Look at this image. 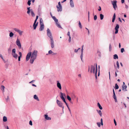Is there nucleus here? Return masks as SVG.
<instances>
[{"label": "nucleus", "mask_w": 129, "mask_h": 129, "mask_svg": "<svg viewBox=\"0 0 129 129\" xmlns=\"http://www.w3.org/2000/svg\"><path fill=\"white\" fill-rule=\"evenodd\" d=\"M38 51L36 50L33 51L31 52V55L30 60V63L33 64L36 59L38 54Z\"/></svg>", "instance_id": "nucleus-1"}, {"label": "nucleus", "mask_w": 129, "mask_h": 129, "mask_svg": "<svg viewBox=\"0 0 129 129\" xmlns=\"http://www.w3.org/2000/svg\"><path fill=\"white\" fill-rule=\"evenodd\" d=\"M47 35L50 38V40L53 39L52 33L49 28H47Z\"/></svg>", "instance_id": "nucleus-2"}, {"label": "nucleus", "mask_w": 129, "mask_h": 129, "mask_svg": "<svg viewBox=\"0 0 129 129\" xmlns=\"http://www.w3.org/2000/svg\"><path fill=\"white\" fill-rule=\"evenodd\" d=\"M52 18L56 23V25L59 28H62L61 26L58 23V20L54 16Z\"/></svg>", "instance_id": "nucleus-3"}, {"label": "nucleus", "mask_w": 129, "mask_h": 129, "mask_svg": "<svg viewBox=\"0 0 129 129\" xmlns=\"http://www.w3.org/2000/svg\"><path fill=\"white\" fill-rule=\"evenodd\" d=\"M56 103L58 106L62 108V111H63L64 107L62 103L58 100H56Z\"/></svg>", "instance_id": "nucleus-4"}, {"label": "nucleus", "mask_w": 129, "mask_h": 129, "mask_svg": "<svg viewBox=\"0 0 129 129\" xmlns=\"http://www.w3.org/2000/svg\"><path fill=\"white\" fill-rule=\"evenodd\" d=\"M60 97L62 100L65 103V104H66L67 102H66L64 96H65V94L64 93H62L61 92H60Z\"/></svg>", "instance_id": "nucleus-5"}, {"label": "nucleus", "mask_w": 129, "mask_h": 129, "mask_svg": "<svg viewBox=\"0 0 129 129\" xmlns=\"http://www.w3.org/2000/svg\"><path fill=\"white\" fill-rule=\"evenodd\" d=\"M56 7L57 9L58 12L61 11H62V7L60 2L58 3V6L57 5Z\"/></svg>", "instance_id": "nucleus-6"}, {"label": "nucleus", "mask_w": 129, "mask_h": 129, "mask_svg": "<svg viewBox=\"0 0 129 129\" xmlns=\"http://www.w3.org/2000/svg\"><path fill=\"white\" fill-rule=\"evenodd\" d=\"M111 2L115 10L116 8L117 7L116 5V3L117 2V1H112Z\"/></svg>", "instance_id": "nucleus-7"}, {"label": "nucleus", "mask_w": 129, "mask_h": 129, "mask_svg": "<svg viewBox=\"0 0 129 129\" xmlns=\"http://www.w3.org/2000/svg\"><path fill=\"white\" fill-rule=\"evenodd\" d=\"M16 45L18 46L19 48V49H20L21 48V45L20 42V40L18 38L16 40Z\"/></svg>", "instance_id": "nucleus-8"}, {"label": "nucleus", "mask_w": 129, "mask_h": 129, "mask_svg": "<svg viewBox=\"0 0 129 129\" xmlns=\"http://www.w3.org/2000/svg\"><path fill=\"white\" fill-rule=\"evenodd\" d=\"M31 52H30L28 53L26 56V61H27L29 59L30 56H31Z\"/></svg>", "instance_id": "nucleus-9"}, {"label": "nucleus", "mask_w": 129, "mask_h": 129, "mask_svg": "<svg viewBox=\"0 0 129 129\" xmlns=\"http://www.w3.org/2000/svg\"><path fill=\"white\" fill-rule=\"evenodd\" d=\"M14 30L15 31L18 33L20 36L22 35V34L23 33V31H21L19 29L16 28H14Z\"/></svg>", "instance_id": "nucleus-10"}, {"label": "nucleus", "mask_w": 129, "mask_h": 129, "mask_svg": "<svg viewBox=\"0 0 129 129\" xmlns=\"http://www.w3.org/2000/svg\"><path fill=\"white\" fill-rule=\"evenodd\" d=\"M90 72L91 73H95V67L93 65L91 66Z\"/></svg>", "instance_id": "nucleus-11"}, {"label": "nucleus", "mask_w": 129, "mask_h": 129, "mask_svg": "<svg viewBox=\"0 0 129 129\" xmlns=\"http://www.w3.org/2000/svg\"><path fill=\"white\" fill-rule=\"evenodd\" d=\"M119 28V25L118 24H116L115 28V34H117L118 33V29Z\"/></svg>", "instance_id": "nucleus-12"}, {"label": "nucleus", "mask_w": 129, "mask_h": 129, "mask_svg": "<svg viewBox=\"0 0 129 129\" xmlns=\"http://www.w3.org/2000/svg\"><path fill=\"white\" fill-rule=\"evenodd\" d=\"M113 98L115 100V102H117V99L116 97V96L115 93L114 91V90L113 89Z\"/></svg>", "instance_id": "nucleus-13"}, {"label": "nucleus", "mask_w": 129, "mask_h": 129, "mask_svg": "<svg viewBox=\"0 0 129 129\" xmlns=\"http://www.w3.org/2000/svg\"><path fill=\"white\" fill-rule=\"evenodd\" d=\"M57 87L60 89H61V85L60 83L58 81H57Z\"/></svg>", "instance_id": "nucleus-14"}, {"label": "nucleus", "mask_w": 129, "mask_h": 129, "mask_svg": "<svg viewBox=\"0 0 129 129\" xmlns=\"http://www.w3.org/2000/svg\"><path fill=\"white\" fill-rule=\"evenodd\" d=\"M51 46L52 48H53L54 47V43L53 39H51Z\"/></svg>", "instance_id": "nucleus-15"}, {"label": "nucleus", "mask_w": 129, "mask_h": 129, "mask_svg": "<svg viewBox=\"0 0 129 129\" xmlns=\"http://www.w3.org/2000/svg\"><path fill=\"white\" fill-rule=\"evenodd\" d=\"M44 117L45 119L47 120H50L51 119V117H48L47 114H45L44 115Z\"/></svg>", "instance_id": "nucleus-16"}, {"label": "nucleus", "mask_w": 129, "mask_h": 129, "mask_svg": "<svg viewBox=\"0 0 129 129\" xmlns=\"http://www.w3.org/2000/svg\"><path fill=\"white\" fill-rule=\"evenodd\" d=\"M40 27L39 29V30L40 31H42L44 28V24H40Z\"/></svg>", "instance_id": "nucleus-17"}, {"label": "nucleus", "mask_w": 129, "mask_h": 129, "mask_svg": "<svg viewBox=\"0 0 129 129\" xmlns=\"http://www.w3.org/2000/svg\"><path fill=\"white\" fill-rule=\"evenodd\" d=\"M30 7H29L27 8V13L29 15H30V13L31 12V10H33V9H30Z\"/></svg>", "instance_id": "nucleus-18"}, {"label": "nucleus", "mask_w": 129, "mask_h": 129, "mask_svg": "<svg viewBox=\"0 0 129 129\" xmlns=\"http://www.w3.org/2000/svg\"><path fill=\"white\" fill-rule=\"evenodd\" d=\"M126 88L127 86L126 85H123L122 86V90L125 91H127Z\"/></svg>", "instance_id": "nucleus-19"}, {"label": "nucleus", "mask_w": 129, "mask_h": 129, "mask_svg": "<svg viewBox=\"0 0 129 129\" xmlns=\"http://www.w3.org/2000/svg\"><path fill=\"white\" fill-rule=\"evenodd\" d=\"M83 50H81V53L80 55V58L81 59L82 61H83Z\"/></svg>", "instance_id": "nucleus-20"}, {"label": "nucleus", "mask_w": 129, "mask_h": 129, "mask_svg": "<svg viewBox=\"0 0 129 129\" xmlns=\"http://www.w3.org/2000/svg\"><path fill=\"white\" fill-rule=\"evenodd\" d=\"M31 13L30 15L33 17H34L35 16V14L34 12V11L33 10H31V12H30Z\"/></svg>", "instance_id": "nucleus-21"}, {"label": "nucleus", "mask_w": 129, "mask_h": 129, "mask_svg": "<svg viewBox=\"0 0 129 129\" xmlns=\"http://www.w3.org/2000/svg\"><path fill=\"white\" fill-rule=\"evenodd\" d=\"M38 22H37L36 23H34L33 25V26L34 27V29H36L37 27V26L38 24Z\"/></svg>", "instance_id": "nucleus-22"}, {"label": "nucleus", "mask_w": 129, "mask_h": 129, "mask_svg": "<svg viewBox=\"0 0 129 129\" xmlns=\"http://www.w3.org/2000/svg\"><path fill=\"white\" fill-rule=\"evenodd\" d=\"M96 111L98 113V114L100 115V116L101 117L102 116V113L101 111V110H97Z\"/></svg>", "instance_id": "nucleus-23"}, {"label": "nucleus", "mask_w": 129, "mask_h": 129, "mask_svg": "<svg viewBox=\"0 0 129 129\" xmlns=\"http://www.w3.org/2000/svg\"><path fill=\"white\" fill-rule=\"evenodd\" d=\"M12 54L14 57L16 59H17L18 57V55L16 53H14Z\"/></svg>", "instance_id": "nucleus-24"}, {"label": "nucleus", "mask_w": 129, "mask_h": 129, "mask_svg": "<svg viewBox=\"0 0 129 129\" xmlns=\"http://www.w3.org/2000/svg\"><path fill=\"white\" fill-rule=\"evenodd\" d=\"M34 98L35 100H36L37 101H39V99L38 97L37 96L36 94L34 95Z\"/></svg>", "instance_id": "nucleus-25"}, {"label": "nucleus", "mask_w": 129, "mask_h": 129, "mask_svg": "<svg viewBox=\"0 0 129 129\" xmlns=\"http://www.w3.org/2000/svg\"><path fill=\"white\" fill-rule=\"evenodd\" d=\"M1 90L2 91L3 93H4V92L5 91V90H4L5 88V86L3 85H2L1 86Z\"/></svg>", "instance_id": "nucleus-26"}, {"label": "nucleus", "mask_w": 129, "mask_h": 129, "mask_svg": "<svg viewBox=\"0 0 129 129\" xmlns=\"http://www.w3.org/2000/svg\"><path fill=\"white\" fill-rule=\"evenodd\" d=\"M3 120L4 122H6L7 121V119L6 116H4L3 117Z\"/></svg>", "instance_id": "nucleus-27"}, {"label": "nucleus", "mask_w": 129, "mask_h": 129, "mask_svg": "<svg viewBox=\"0 0 129 129\" xmlns=\"http://www.w3.org/2000/svg\"><path fill=\"white\" fill-rule=\"evenodd\" d=\"M70 4L71 7L73 8L74 7V6L73 1H70Z\"/></svg>", "instance_id": "nucleus-28"}, {"label": "nucleus", "mask_w": 129, "mask_h": 129, "mask_svg": "<svg viewBox=\"0 0 129 129\" xmlns=\"http://www.w3.org/2000/svg\"><path fill=\"white\" fill-rule=\"evenodd\" d=\"M116 18V15H115V13H114V14L113 15V17L112 18V22H114V21L115 20V19Z\"/></svg>", "instance_id": "nucleus-29"}, {"label": "nucleus", "mask_w": 129, "mask_h": 129, "mask_svg": "<svg viewBox=\"0 0 129 129\" xmlns=\"http://www.w3.org/2000/svg\"><path fill=\"white\" fill-rule=\"evenodd\" d=\"M67 99L70 102V103H72L71 102V97L68 95H67Z\"/></svg>", "instance_id": "nucleus-30"}, {"label": "nucleus", "mask_w": 129, "mask_h": 129, "mask_svg": "<svg viewBox=\"0 0 129 129\" xmlns=\"http://www.w3.org/2000/svg\"><path fill=\"white\" fill-rule=\"evenodd\" d=\"M97 105L99 107V109L100 110H102L103 109L102 107L101 106V105L100 104V103H97Z\"/></svg>", "instance_id": "nucleus-31"}, {"label": "nucleus", "mask_w": 129, "mask_h": 129, "mask_svg": "<svg viewBox=\"0 0 129 129\" xmlns=\"http://www.w3.org/2000/svg\"><path fill=\"white\" fill-rule=\"evenodd\" d=\"M114 59H118V55L116 54H115L114 55Z\"/></svg>", "instance_id": "nucleus-32"}, {"label": "nucleus", "mask_w": 129, "mask_h": 129, "mask_svg": "<svg viewBox=\"0 0 129 129\" xmlns=\"http://www.w3.org/2000/svg\"><path fill=\"white\" fill-rule=\"evenodd\" d=\"M100 18L101 19V20H102L104 18V15H103L102 14H101L100 15Z\"/></svg>", "instance_id": "nucleus-33"}, {"label": "nucleus", "mask_w": 129, "mask_h": 129, "mask_svg": "<svg viewBox=\"0 0 129 129\" xmlns=\"http://www.w3.org/2000/svg\"><path fill=\"white\" fill-rule=\"evenodd\" d=\"M16 49L15 48L13 49L12 50V54L16 53Z\"/></svg>", "instance_id": "nucleus-34"}, {"label": "nucleus", "mask_w": 129, "mask_h": 129, "mask_svg": "<svg viewBox=\"0 0 129 129\" xmlns=\"http://www.w3.org/2000/svg\"><path fill=\"white\" fill-rule=\"evenodd\" d=\"M40 24H44L43 19L42 18H41L40 20Z\"/></svg>", "instance_id": "nucleus-35"}, {"label": "nucleus", "mask_w": 129, "mask_h": 129, "mask_svg": "<svg viewBox=\"0 0 129 129\" xmlns=\"http://www.w3.org/2000/svg\"><path fill=\"white\" fill-rule=\"evenodd\" d=\"M97 64H96V70H95V78H97V76H96V74H97Z\"/></svg>", "instance_id": "nucleus-36"}, {"label": "nucleus", "mask_w": 129, "mask_h": 129, "mask_svg": "<svg viewBox=\"0 0 129 129\" xmlns=\"http://www.w3.org/2000/svg\"><path fill=\"white\" fill-rule=\"evenodd\" d=\"M14 34L12 32H11L9 34V36L10 37H12L13 36Z\"/></svg>", "instance_id": "nucleus-37"}, {"label": "nucleus", "mask_w": 129, "mask_h": 129, "mask_svg": "<svg viewBox=\"0 0 129 129\" xmlns=\"http://www.w3.org/2000/svg\"><path fill=\"white\" fill-rule=\"evenodd\" d=\"M115 89H118L119 88V86L117 83L115 84Z\"/></svg>", "instance_id": "nucleus-38"}, {"label": "nucleus", "mask_w": 129, "mask_h": 129, "mask_svg": "<svg viewBox=\"0 0 129 129\" xmlns=\"http://www.w3.org/2000/svg\"><path fill=\"white\" fill-rule=\"evenodd\" d=\"M53 52L51 50H50L48 51V54H47L46 55H48V54H52Z\"/></svg>", "instance_id": "nucleus-39"}, {"label": "nucleus", "mask_w": 129, "mask_h": 129, "mask_svg": "<svg viewBox=\"0 0 129 129\" xmlns=\"http://www.w3.org/2000/svg\"><path fill=\"white\" fill-rule=\"evenodd\" d=\"M116 64H117V68L118 69L119 68V63L118 61H117L116 62Z\"/></svg>", "instance_id": "nucleus-40"}, {"label": "nucleus", "mask_w": 129, "mask_h": 129, "mask_svg": "<svg viewBox=\"0 0 129 129\" xmlns=\"http://www.w3.org/2000/svg\"><path fill=\"white\" fill-rule=\"evenodd\" d=\"M31 0H29L27 2V4L29 6H30L31 4Z\"/></svg>", "instance_id": "nucleus-41"}, {"label": "nucleus", "mask_w": 129, "mask_h": 129, "mask_svg": "<svg viewBox=\"0 0 129 129\" xmlns=\"http://www.w3.org/2000/svg\"><path fill=\"white\" fill-rule=\"evenodd\" d=\"M79 26L81 28H82V25H81V23L80 21H79Z\"/></svg>", "instance_id": "nucleus-42"}, {"label": "nucleus", "mask_w": 129, "mask_h": 129, "mask_svg": "<svg viewBox=\"0 0 129 129\" xmlns=\"http://www.w3.org/2000/svg\"><path fill=\"white\" fill-rule=\"evenodd\" d=\"M66 106H67V107L68 108V109L69 110V111L70 112V113H71V110H70V109L69 108V106L67 104V103H66Z\"/></svg>", "instance_id": "nucleus-43"}, {"label": "nucleus", "mask_w": 129, "mask_h": 129, "mask_svg": "<svg viewBox=\"0 0 129 129\" xmlns=\"http://www.w3.org/2000/svg\"><path fill=\"white\" fill-rule=\"evenodd\" d=\"M97 124L98 126L99 127H100L101 126V124H100V122H97Z\"/></svg>", "instance_id": "nucleus-44"}, {"label": "nucleus", "mask_w": 129, "mask_h": 129, "mask_svg": "<svg viewBox=\"0 0 129 129\" xmlns=\"http://www.w3.org/2000/svg\"><path fill=\"white\" fill-rule=\"evenodd\" d=\"M94 18L95 20H96L97 19V16L96 15H95L94 16Z\"/></svg>", "instance_id": "nucleus-45"}, {"label": "nucleus", "mask_w": 129, "mask_h": 129, "mask_svg": "<svg viewBox=\"0 0 129 129\" xmlns=\"http://www.w3.org/2000/svg\"><path fill=\"white\" fill-rule=\"evenodd\" d=\"M124 51V49L123 48H122L121 50V53H123Z\"/></svg>", "instance_id": "nucleus-46"}, {"label": "nucleus", "mask_w": 129, "mask_h": 129, "mask_svg": "<svg viewBox=\"0 0 129 129\" xmlns=\"http://www.w3.org/2000/svg\"><path fill=\"white\" fill-rule=\"evenodd\" d=\"M57 54V53H54L53 52H52V54H51L52 55H56Z\"/></svg>", "instance_id": "nucleus-47"}, {"label": "nucleus", "mask_w": 129, "mask_h": 129, "mask_svg": "<svg viewBox=\"0 0 129 129\" xmlns=\"http://www.w3.org/2000/svg\"><path fill=\"white\" fill-rule=\"evenodd\" d=\"M29 124L30 125H33L32 122V121L31 120H30L29 121Z\"/></svg>", "instance_id": "nucleus-48"}, {"label": "nucleus", "mask_w": 129, "mask_h": 129, "mask_svg": "<svg viewBox=\"0 0 129 129\" xmlns=\"http://www.w3.org/2000/svg\"><path fill=\"white\" fill-rule=\"evenodd\" d=\"M19 56L22 57V53L21 52H19Z\"/></svg>", "instance_id": "nucleus-49"}, {"label": "nucleus", "mask_w": 129, "mask_h": 129, "mask_svg": "<svg viewBox=\"0 0 129 129\" xmlns=\"http://www.w3.org/2000/svg\"><path fill=\"white\" fill-rule=\"evenodd\" d=\"M114 122L115 124V125L116 126L117 125V123H116V121H115V119H114Z\"/></svg>", "instance_id": "nucleus-50"}, {"label": "nucleus", "mask_w": 129, "mask_h": 129, "mask_svg": "<svg viewBox=\"0 0 129 129\" xmlns=\"http://www.w3.org/2000/svg\"><path fill=\"white\" fill-rule=\"evenodd\" d=\"M9 100V96H8L7 97V98L6 99V101L8 102V100Z\"/></svg>", "instance_id": "nucleus-51"}, {"label": "nucleus", "mask_w": 129, "mask_h": 129, "mask_svg": "<svg viewBox=\"0 0 129 129\" xmlns=\"http://www.w3.org/2000/svg\"><path fill=\"white\" fill-rule=\"evenodd\" d=\"M67 35L69 36L70 37L71 36L70 35V31H68L67 33Z\"/></svg>", "instance_id": "nucleus-52"}, {"label": "nucleus", "mask_w": 129, "mask_h": 129, "mask_svg": "<svg viewBox=\"0 0 129 129\" xmlns=\"http://www.w3.org/2000/svg\"><path fill=\"white\" fill-rule=\"evenodd\" d=\"M69 37V42H71V37Z\"/></svg>", "instance_id": "nucleus-53"}, {"label": "nucleus", "mask_w": 129, "mask_h": 129, "mask_svg": "<svg viewBox=\"0 0 129 129\" xmlns=\"http://www.w3.org/2000/svg\"><path fill=\"white\" fill-rule=\"evenodd\" d=\"M109 48V51H111V45L110 44Z\"/></svg>", "instance_id": "nucleus-54"}, {"label": "nucleus", "mask_w": 129, "mask_h": 129, "mask_svg": "<svg viewBox=\"0 0 129 129\" xmlns=\"http://www.w3.org/2000/svg\"><path fill=\"white\" fill-rule=\"evenodd\" d=\"M11 48L10 47L8 49V52H10L11 51Z\"/></svg>", "instance_id": "nucleus-55"}, {"label": "nucleus", "mask_w": 129, "mask_h": 129, "mask_svg": "<svg viewBox=\"0 0 129 129\" xmlns=\"http://www.w3.org/2000/svg\"><path fill=\"white\" fill-rule=\"evenodd\" d=\"M78 50H77V49H75L74 51V52L76 53H77L78 52Z\"/></svg>", "instance_id": "nucleus-56"}, {"label": "nucleus", "mask_w": 129, "mask_h": 129, "mask_svg": "<svg viewBox=\"0 0 129 129\" xmlns=\"http://www.w3.org/2000/svg\"><path fill=\"white\" fill-rule=\"evenodd\" d=\"M21 57L19 56L18 57V61H20V58H21Z\"/></svg>", "instance_id": "nucleus-57"}, {"label": "nucleus", "mask_w": 129, "mask_h": 129, "mask_svg": "<svg viewBox=\"0 0 129 129\" xmlns=\"http://www.w3.org/2000/svg\"><path fill=\"white\" fill-rule=\"evenodd\" d=\"M118 20H119L121 22H122V21H121V19L120 18V17H119L118 18Z\"/></svg>", "instance_id": "nucleus-58"}, {"label": "nucleus", "mask_w": 129, "mask_h": 129, "mask_svg": "<svg viewBox=\"0 0 129 129\" xmlns=\"http://www.w3.org/2000/svg\"><path fill=\"white\" fill-rule=\"evenodd\" d=\"M0 57L2 58V59H3V56H2V55L1 54H0Z\"/></svg>", "instance_id": "nucleus-59"}, {"label": "nucleus", "mask_w": 129, "mask_h": 129, "mask_svg": "<svg viewBox=\"0 0 129 129\" xmlns=\"http://www.w3.org/2000/svg\"><path fill=\"white\" fill-rule=\"evenodd\" d=\"M101 7L100 6H99V9H98V10L99 11H100L101 10Z\"/></svg>", "instance_id": "nucleus-60"}, {"label": "nucleus", "mask_w": 129, "mask_h": 129, "mask_svg": "<svg viewBox=\"0 0 129 129\" xmlns=\"http://www.w3.org/2000/svg\"><path fill=\"white\" fill-rule=\"evenodd\" d=\"M124 2V0H121V2L122 3H123Z\"/></svg>", "instance_id": "nucleus-61"}, {"label": "nucleus", "mask_w": 129, "mask_h": 129, "mask_svg": "<svg viewBox=\"0 0 129 129\" xmlns=\"http://www.w3.org/2000/svg\"><path fill=\"white\" fill-rule=\"evenodd\" d=\"M35 81V80H33L32 81H31L29 82V83H31Z\"/></svg>", "instance_id": "nucleus-62"}, {"label": "nucleus", "mask_w": 129, "mask_h": 129, "mask_svg": "<svg viewBox=\"0 0 129 129\" xmlns=\"http://www.w3.org/2000/svg\"><path fill=\"white\" fill-rule=\"evenodd\" d=\"M125 8H126V9H127L128 8V6H127L126 5H125Z\"/></svg>", "instance_id": "nucleus-63"}, {"label": "nucleus", "mask_w": 129, "mask_h": 129, "mask_svg": "<svg viewBox=\"0 0 129 129\" xmlns=\"http://www.w3.org/2000/svg\"><path fill=\"white\" fill-rule=\"evenodd\" d=\"M38 16H37L36 17V20H37L38 19Z\"/></svg>", "instance_id": "nucleus-64"}]
</instances>
